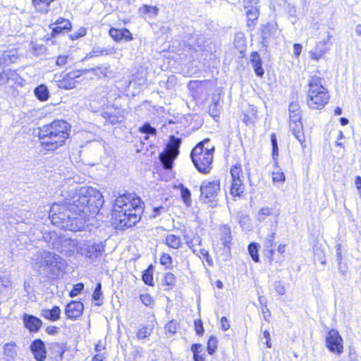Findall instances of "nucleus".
Returning <instances> with one entry per match:
<instances>
[{"instance_id": "nucleus-1", "label": "nucleus", "mask_w": 361, "mask_h": 361, "mask_svg": "<svg viewBox=\"0 0 361 361\" xmlns=\"http://www.w3.org/2000/svg\"><path fill=\"white\" fill-rule=\"evenodd\" d=\"M63 202H55L50 207L51 222L66 231H85L87 225L85 214L90 207L99 209L103 205L102 193L92 187L82 186L69 189Z\"/></svg>"}, {"instance_id": "nucleus-16", "label": "nucleus", "mask_w": 361, "mask_h": 361, "mask_svg": "<svg viewBox=\"0 0 361 361\" xmlns=\"http://www.w3.org/2000/svg\"><path fill=\"white\" fill-rule=\"evenodd\" d=\"M42 326V321L32 314L24 313V327L32 334L37 333Z\"/></svg>"}, {"instance_id": "nucleus-3", "label": "nucleus", "mask_w": 361, "mask_h": 361, "mask_svg": "<svg viewBox=\"0 0 361 361\" xmlns=\"http://www.w3.org/2000/svg\"><path fill=\"white\" fill-rule=\"evenodd\" d=\"M34 267L48 279H59L66 268V261L59 255L47 250L38 251L32 257Z\"/></svg>"}, {"instance_id": "nucleus-30", "label": "nucleus", "mask_w": 361, "mask_h": 361, "mask_svg": "<svg viewBox=\"0 0 361 361\" xmlns=\"http://www.w3.org/2000/svg\"><path fill=\"white\" fill-rule=\"evenodd\" d=\"M245 9L247 17V25L252 26L255 25V20H257L259 17V9L257 5L250 6L248 8Z\"/></svg>"}, {"instance_id": "nucleus-58", "label": "nucleus", "mask_w": 361, "mask_h": 361, "mask_svg": "<svg viewBox=\"0 0 361 361\" xmlns=\"http://www.w3.org/2000/svg\"><path fill=\"white\" fill-rule=\"evenodd\" d=\"M194 324L196 334L198 336H202L204 332L202 321L201 319H196Z\"/></svg>"}, {"instance_id": "nucleus-51", "label": "nucleus", "mask_w": 361, "mask_h": 361, "mask_svg": "<svg viewBox=\"0 0 361 361\" xmlns=\"http://www.w3.org/2000/svg\"><path fill=\"white\" fill-rule=\"evenodd\" d=\"M9 82L12 81L14 84L22 85L23 79L20 78L18 73L16 71L8 70Z\"/></svg>"}, {"instance_id": "nucleus-60", "label": "nucleus", "mask_w": 361, "mask_h": 361, "mask_svg": "<svg viewBox=\"0 0 361 361\" xmlns=\"http://www.w3.org/2000/svg\"><path fill=\"white\" fill-rule=\"evenodd\" d=\"M9 82L8 70L0 71V85L6 84Z\"/></svg>"}, {"instance_id": "nucleus-63", "label": "nucleus", "mask_w": 361, "mask_h": 361, "mask_svg": "<svg viewBox=\"0 0 361 361\" xmlns=\"http://www.w3.org/2000/svg\"><path fill=\"white\" fill-rule=\"evenodd\" d=\"M68 56L67 55H61L59 56L56 60V64L59 66H63L68 62Z\"/></svg>"}, {"instance_id": "nucleus-31", "label": "nucleus", "mask_w": 361, "mask_h": 361, "mask_svg": "<svg viewBox=\"0 0 361 361\" xmlns=\"http://www.w3.org/2000/svg\"><path fill=\"white\" fill-rule=\"evenodd\" d=\"M219 99V96L213 97L212 102L209 106V114L213 117H218L220 115L222 107Z\"/></svg>"}, {"instance_id": "nucleus-48", "label": "nucleus", "mask_w": 361, "mask_h": 361, "mask_svg": "<svg viewBox=\"0 0 361 361\" xmlns=\"http://www.w3.org/2000/svg\"><path fill=\"white\" fill-rule=\"evenodd\" d=\"M180 193H181L182 200L184 202V203L187 206H190L191 205V197H190L191 193H190V190L182 185L181 188H180Z\"/></svg>"}, {"instance_id": "nucleus-55", "label": "nucleus", "mask_w": 361, "mask_h": 361, "mask_svg": "<svg viewBox=\"0 0 361 361\" xmlns=\"http://www.w3.org/2000/svg\"><path fill=\"white\" fill-rule=\"evenodd\" d=\"M140 298L142 302L147 307H151L154 302L152 297L147 293L140 294Z\"/></svg>"}, {"instance_id": "nucleus-25", "label": "nucleus", "mask_w": 361, "mask_h": 361, "mask_svg": "<svg viewBox=\"0 0 361 361\" xmlns=\"http://www.w3.org/2000/svg\"><path fill=\"white\" fill-rule=\"evenodd\" d=\"M277 227V221L276 220L274 224L268 231V233L263 241V246L264 248H271L274 245V240L276 237Z\"/></svg>"}, {"instance_id": "nucleus-41", "label": "nucleus", "mask_w": 361, "mask_h": 361, "mask_svg": "<svg viewBox=\"0 0 361 361\" xmlns=\"http://www.w3.org/2000/svg\"><path fill=\"white\" fill-rule=\"evenodd\" d=\"M259 245L257 243H250L248 245V252L252 260L255 262H259V256L258 254Z\"/></svg>"}, {"instance_id": "nucleus-29", "label": "nucleus", "mask_w": 361, "mask_h": 361, "mask_svg": "<svg viewBox=\"0 0 361 361\" xmlns=\"http://www.w3.org/2000/svg\"><path fill=\"white\" fill-rule=\"evenodd\" d=\"M221 240L225 247L230 248L232 240L231 229L228 226L224 225L220 228Z\"/></svg>"}, {"instance_id": "nucleus-17", "label": "nucleus", "mask_w": 361, "mask_h": 361, "mask_svg": "<svg viewBox=\"0 0 361 361\" xmlns=\"http://www.w3.org/2000/svg\"><path fill=\"white\" fill-rule=\"evenodd\" d=\"M276 32V24L274 23H267L263 25L261 28L262 35V44L264 47H267L269 46V39L274 35Z\"/></svg>"}, {"instance_id": "nucleus-23", "label": "nucleus", "mask_w": 361, "mask_h": 361, "mask_svg": "<svg viewBox=\"0 0 361 361\" xmlns=\"http://www.w3.org/2000/svg\"><path fill=\"white\" fill-rule=\"evenodd\" d=\"M59 243H60V247H57V249L61 252H65L67 254L68 252H73L76 248L75 241L71 238H61Z\"/></svg>"}, {"instance_id": "nucleus-20", "label": "nucleus", "mask_w": 361, "mask_h": 361, "mask_svg": "<svg viewBox=\"0 0 361 361\" xmlns=\"http://www.w3.org/2000/svg\"><path fill=\"white\" fill-rule=\"evenodd\" d=\"M289 127L295 137L302 145L305 142V137L303 133V126L301 120L295 121H290Z\"/></svg>"}, {"instance_id": "nucleus-52", "label": "nucleus", "mask_w": 361, "mask_h": 361, "mask_svg": "<svg viewBox=\"0 0 361 361\" xmlns=\"http://www.w3.org/2000/svg\"><path fill=\"white\" fill-rule=\"evenodd\" d=\"M176 282V278L174 274L170 272L165 273L164 277V283L166 286H173Z\"/></svg>"}, {"instance_id": "nucleus-43", "label": "nucleus", "mask_w": 361, "mask_h": 361, "mask_svg": "<svg viewBox=\"0 0 361 361\" xmlns=\"http://www.w3.org/2000/svg\"><path fill=\"white\" fill-rule=\"evenodd\" d=\"M271 143L272 147V158L276 161L279 157L278 140L275 133H272L270 135Z\"/></svg>"}, {"instance_id": "nucleus-14", "label": "nucleus", "mask_w": 361, "mask_h": 361, "mask_svg": "<svg viewBox=\"0 0 361 361\" xmlns=\"http://www.w3.org/2000/svg\"><path fill=\"white\" fill-rule=\"evenodd\" d=\"M71 22L65 18H60L54 23L49 25V28L51 30V37H56L57 35L65 33L71 29Z\"/></svg>"}, {"instance_id": "nucleus-21", "label": "nucleus", "mask_w": 361, "mask_h": 361, "mask_svg": "<svg viewBox=\"0 0 361 361\" xmlns=\"http://www.w3.org/2000/svg\"><path fill=\"white\" fill-rule=\"evenodd\" d=\"M41 316L51 322H56L61 317V310L58 306H54L52 309H44L42 310Z\"/></svg>"}, {"instance_id": "nucleus-47", "label": "nucleus", "mask_w": 361, "mask_h": 361, "mask_svg": "<svg viewBox=\"0 0 361 361\" xmlns=\"http://www.w3.org/2000/svg\"><path fill=\"white\" fill-rule=\"evenodd\" d=\"M14 56H11L8 54H4L0 57V71L3 69L9 63H14L16 60Z\"/></svg>"}, {"instance_id": "nucleus-59", "label": "nucleus", "mask_w": 361, "mask_h": 361, "mask_svg": "<svg viewBox=\"0 0 361 361\" xmlns=\"http://www.w3.org/2000/svg\"><path fill=\"white\" fill-rule=\"evenodd\" d=\"M160 263L165 265L166 267L170 266L172 263V257L169 254L164 253L160 258Z\"/></svg>"}, {"instance_id": "nucleus-5", "label": "nucleus", "mask_w": 361, "mask_h": 361, "mask_svg": "<svg viewBox=\"0 0 361 361\" xmlns=\"http://www.w3.org/2000/svg\"><path fill=\"white\" fill-rule=\"evenodd\" d=\"M322 79L313 76L309 81L307 104L313 109H322L328 103L329 94L327 90L322 84Z\"/></svg>"}, {"instance_id": "nucleus-62", "label": "nucleus", "mask_w": 361, "mask_h": 361, "mask_svg": "<svg viewBox=\"0 0 361 361\" xmlns=\"http://www.w3.org/2000/svg\"><path fill=\"white\" fill-rule=\"evenodd\" d=\"M272 180L274 182H283L285 180V176L283 172H273Z\"/></svg>"}, {"instance_id": "nucleus-39", "label": "nucleus", "mask_w": 361, "mask_h": 361, "mask_svg": "<svg viewBox=\"0 0 361 361\" xmlns=\"http://www.w3.org/2000/svg\"><path fill=\"white\" fill-rule=\"evenodd\" d=\"M76 82L77 81L71 80L65 75L63 79L58 81V87L61 89L71 90L75 87Z\"/></svg>"}, {"instance_id": "nucleus-11", "label": "nucleus", "mask_w": 361, "mask_h": 361, "mask_svg": "<svg viewBox=\"0 0 361 361\" xmlns=\"http://www.w3.org/2000/svg\"><path fill=\"white\" fill-rule=\"evenodd\" d=\"M141 199L139 197H135L130 193L123 194L119 196L115 200L114 207L113 211L124 209L126 205L129 206V208L134 207L142 204Z\"/></svg>"}, {"instance_id": "nucleus-18", "label": "nucleus", "mask_w": 361, "mask_h": 361, "mask_svg": "<svg viewBox=\"0 0 361 361\" xmlns=\"http://www.w3.org/2000/svg\"><path fill=\"white\" fill-rule=\"evenodd\" d=\"M109 33L116 42H120L122 39H125L128 42L133 39L132 34L127 28L117 29L111 27Z\"/></svg>"}, {"instance_id": "nucleus-53", "label": "nucleus", "mask_w": 361, "mask_h": 361, "mask_svg": "<svg viewBox=\"0 0 361 361\" xmlns=\"http://www.w3.org/2000/svg\"><path fill=\"white\" fill-rule=\"evenodd\" d=\"M271 214V209L269 207H264L261 209L257 214V220L260 222L264 221L267 216Z\"/></svg>"}, {"instance_id": "nucleus-56", "label": "nucleus", "mask_w": 361, "mask_h": 361, "mask_svg": "<svg viewBox=\"0 0 361 361\" xmlns=\"http://www.w3.org/2000/svg\"><path fill=\"white\" fill-rule=\"evenodd\" d=\"M84 289V284L82 283H78L73 286V288L70 291L69 295L73 298L79 295Z\"/></svg>"}, {"instance_id": "nucleus-37", "label": "nucleus", "mask_w": 361, "mask_h": 361, "mask_svg": "<svg viewBox=\"0 0 361 361\" xmlns=\"http://www.w3.org/2000/svg\"><path fill=\"white\" fill-rule=\"evenodd\" d=\"M234 44L241 54L245 52L246 49V39L243 33L238 32L235 35Z\"/></svg>"}, {"instance_id": "nucleus-24", "label": "nucleus", "mask_w": 361, "mask_h": 361, "mask_svg": "<svg viewBox=\"0 0 361 361\" xmlns=\"http://www.w3.org/2000/svg\"><path fill=\"white\" fill-rule=\"evenodd\" d=\"M17 355V346L15 343L11 342L4 346V357L7 361L13 360Z\"/></svg>"}, {"instance_id": "nucleus-36", "label": "nucleus", "mask_w": 361, "mask_h": 361, "mask_svg": "<svg viewBox=\"0 0 361 361\" xmlns=\"http://www.w3.org/2000/svg\"><path fill=\"white\" fill-rule=\"evenodd\" d=\"M54 0H31L32 6L39 12H47L51 3Z\"/></svg>"}, {"instance_id": "nucleus-7", "label": "nucleus", "mask_w": 361, "mask_h": 361, "mask_svg": "<svg viewBox=\"0 0 361 361\" xmlns=\"http://www.w3.org/2000/svg\"><path fill=\"white\" fill-rule=\"evenodd\" d=\"M181 142V138L171 135L164 152L159 154V160L165 169L170 170L173 168V161L180 153Z\"/></svg>"}, {"instance_id": "nucleus-45", "label": "nucleus", "mask_w": 361, "mask_h": 361, "mask_svg": "<svg viewBox=\"0 0 361 361\" xmlns=\"http://www.w3.org/2000/svg\"><path fill=\"white\" fill-rule=\"evenodd\" d=\"M218 340L216 336H211L207 341V350L209 355H213L217 348Z\"/></svg>"}, {"instance_id": "nucleus-6", "label": "nucleus", "mask_w": 361, "mask_h": 361, "mask_svg": "<svg viewBox=\"0 0 361 361\" xmlns=\"http://www.w3.org/2000/svg\"><path fill=\"white\" fill-rule=\"evenodd\" d=\"M142 212V204L132 208H129V206L126 205L123 210L113 211V224L116 228L122 230L132 227L140 220Z\"/></svg>"}, {"instance_id": "nucleus-34", "label": "nucleus", "mask_w": 361, "mask_h": 361, "mask_svg": "<svg viewBox=\"0 0 361 361\" xmlns=\"http://www.w3.org/2000/svg\"><path fill=\"white\" fill-rule=\"evenodd\" d=\"M154 266L149 264L148 267L142 271V279L143 282L148 286H154V278H153Z\"/></svg>"}, {"instance_id": "nucleus-50", "label": "nucleus", "mask_w": 361, "mask_h": 361, "mask_svg": "<svg viewBox=\"0 0 361 361\" xmlns=\"http://www.w3.org/2000/svg\"><path fill=\"white\" fill-rule=\"evenodd\" d=\"M30 53L35 56H39L44 53L45 48L42 44H37L32 42L30 44Z\"/></svg>"}, {"instance_id": "nucleus-40", "label": "nucleus", "mask_w": 361, "mask_h": 361, "mask_svg": "<svg viewBox=\"0 0 361 361\" xmlns=\"http://www.w3.org/2000/svg\"><path fill=\"white\" fill-rule=\"evenodd\" d=\"M194 39L195 42H190L189 46L190 47V49H195V47H202L204 42H205V37L204 36L200 35V34H194L193 36H192L191 41Z\"/></svg>"}, {"instance_id": "nucleus-27", "label": "nucleus", "mask_w": 361, "mask_h": 361, "mask_svg": "<svg viewBox=\"0 0 361 361\" xmlns=\"http://www.w3.org/2000/svg\"><path fill=\"white\" fill-rule=\"evenodd\" d=\"M245 191L243 180H231L230 194L233 197H240Z\"/></svg>"}, {"instance_id": "nucleus-33", "label": "nucleus", "mask_w": 361, "mask_h": 361, "mask_svg": "<svg viewBox=\"0 0 361 361\" xmlns=\"http://www.w3.org/2000/svg\"><path fill=\"white\" fill-rule=\"evenodd\" d=\"M139 12L142 16L153 18L157 16L159 8L157 6L143 5L139 8Z\"/></svg>"}, {"instance_id": "nucleus-61", "label": "nucleus", "mask_w": 361, "mask_h": 361, "mask_svg": "<svg viewBox=\"0 0 361 361\" xmlns=\"http://www.w3.org/2000/svg\"><path fill=\"white\" fill-rule=\"evenodd\" d=\"M274 286L275 290L278 293L279 295H283L285 294L286 289L281 281H276Z\"/></svg>"}, {"instance_id": "nucleus-22", "label": "nucleus", "mask_w": 361, "mask_h": 361, "mask_svg": "<svg viewBox=\"0 0 361 361\" xmlns=\"http://www.w3.org/2000/svg\"><path fill=\"white\" fill-rule=\"evenodd\" d=\"M103 118L111 125H116L123 122L124 116L120 112L104 111L102 113Z\"/></svg>"}, {"instance_id": "nucleus-8", "label": "nucleus", "mask_w": 361, "mask_h": 361, "mask_svg": "<svg viewBox=\"0 0 361 361\" xmlns=\"http://www.w3.org/2000/svg\"><path fill=\"white\" fill-rule=\"evenodd\" d=\"M220 190L219 180H204L200 187V200L205 204L216 202Z\"/></svg>"}, {"instance_id": "nucleus-13", "label": "nucleus", "mask_w": 361, "mask_h": 361, "mask_svg": "<svg viewBox=\"0 0 361 361\" xmlns=\"http://www.w3.org/2000/svg\"><path fill=\"white\" fill-rule=\"evenodd\" d=\"M84 305L82 302L72 300L66 306L65 314L67 318L75 320L82 315Z\"/></svg>"}, {"instance_id": "nucleus-42", "label": "nucleus", "mask_w": 361, "mask_h": 361, "mask_svg": "<svg viewBox=\"0 0 361 361\" xmlns=\"http://www.w3.org/2000/svg\"><path fill=\"white\" fill-rule=\"evenodd\" d=\"M176 77L173 75H171L168 77L166 80H161L159 82V87L161 88H165L166 90H171L176 85Z\"/></svg>"}, {"instance_id": "nucleus-19", "label": "nucleus", "mask_w": 361, "mask_h": 361, "mask_svg": "<svg viewBox=\"0 0 361 361\" xmlns=\"http://www.w3.org/2000/svg\"><path fill=\"white\" fill-rule=\"evenodd\" d=\"M250 63L257 76L262 78L264 74L262 59L257 51H252L250 56Z\"/></svg>"}, {"instance_id": "nucleus-38", "label": "nucleus", "mask_w": 361, "mask_h": 361, "mask_svg": "<svg viewBox=\"0 0 361 361\" xmlns=\"http://www.w3.org/2000/svg\"><path fill=\"white\" fill-rule=\"evenodd\" d=\"M231 180H243V173L240 164H235L230 169Z\"/></svg>"}, {"instance_id": "nucleus-49", "label": "nucleus", "mask_w": 361, "mask_h": 361, "mask_svg": "<svg viewBox=\"0 0 361 361\" xmlns=\"http://www.w3.org/2000/svg\"><path fill=\"white\" fill-rule=\"evenodd\" d=\"M102 283L99 282L97 284L92 294V299L96 301L95 304L97 305H101V303L99 302L102 299Z\"/></svg>"}, {"instance_id": "nucleus-2", "label": "nucleus", "mask_w": 361, "mask_h": 361, "mask_svg": "<svg viewBox=\"0 0 361 361\" xmlns=\"http://www.w3.org/2000/svg\"><path fill=\"white\" fill-rule=\"evenodd\" d=\"M71 126L63 120H55L42 128H33L41 146L47 151H54L62 146L69 137Z\"/></svg>"}, {"instance_id": "nucleus-64", "label": "nucleus", "mask_w": 361, "mask_h": 361, "mask_svg": "<svg viewBox=\"0 0 361 361\" xmlns=\"http://www.w3.org/2000/svg\"><path fill=\"white\" fill-rule=\"evenodd\" d=\"M86 30L83 27L79 29V30L71 35L73 40L78 39V38L85 35Z\"/></svg>"}, {"instance_id": "nucleus-15", "label": "nucleus", "mask_w": 361, "mask_h": 361, "mask_svg": "<svg viewBox=\"0 0 361 361\" xmlns=\"http://www.w3.org/2000/svg\"><path fill=\"white\" fill-rule=\"evenodd\" d=\"M50 358L54 361H62L66 351V343H51L49 346Z\"/></svg>"}, {"instance_id": "nucleus-44", "label": "nucleus", "mask_w": 361, "mask_h": 361, "mask_svg": "<svg viewBox=\"0 0 361 361\" xmlns=\"http://www.w3.org/2000/svg\"><path fill=\"white\" fill-rule=\"evenodd\" d=\"M153 327L150 326H142L137 332L136 336L138 339H144L149 336L152 332Z\"/></svg>"}, {"instance_id": "nucleus-54", "label": "nucleus", "mask_w": 361, "mask_h": 361, "mask_svg": "<svg viewBox=\"0 0 361 361\" xmlns=\"http://www.w3.org/2000/svg\"><path fill=\"white\" fill-rule=\"evenodd\" d=\"M87 71L88 70H75L68 72L66 75H67V77L71 80L76 81V79L79 78L82 75V72L87 73Z\"/></svg>"}, {"instance_id": "nucleus-4", "label": "nucleus", "mask_w": 361, "mask_h": 361, "mask_svg": "<svg viewBox=\"0 0 361 361\" xmlns=\"http://www.w3.org/2000/svg\"><path fill=\"white\" fill-rule=\"evenodd\" d=\"M215 147L210 144L209 139L200 142L190 152L192 161L197 170L204 174H207L212 169Z\"/></svg>"}, {"instance_id": "nucleus-12", "label": "nucleus", "mask_w": 361, "mask_h": 361, "mask_svg": "<svg viewBox=\"0 0 361 361\" xmlns=\"http://www.w3.org/2000/svg\"><path fill=\"white\" fill-rule=\"evenodd\" d=\"M30 349L37 361H44L46 360L47 350L44 342L42 339L37 338L34 340L30 346Z\"/></svg>"}, {"instance_id": "nucleus-35", "label": "nucleus", "mask_w": 361, "mask_h": 361, "mask_svg": "<svg viewBox=\"0 0 361 361\" xmlns=\"http://www.w3.org/2000/svg\"><path fill=\"white\" fill-rule=\"evenodd\" d=\"M114 53V49H105L99 47H94L92 50L87 54L86 58H93L102 55H109Z\"/></svg>"}, {"instance_id": "nucleus-46", "label": "nucleus", "mask_w": 361, "mask_h": 361, "mask_svg": "<svg viewBox=\"0 0 361 361\" xmlns=\"http://www.w3.org/2000/svg\"><path fill=\"white\" fill-rule=\"evenodd\" d=\"M140 132L147 135L145 137V139L147 140L148 139V135H155L157 133V130L149 123H145L140 128Z\"/></svg>"}, {"instance_id": "nucleus-28", "label": "nucleus", "mask_w": 361, "mask_h": 361, "mask_svg": "<svg viewBox=\"0 0 361 361\" xmlns=\"http://www.w3.org/2000/svg\"><path fill=\"white\" fill-rule=\"evenodd\" d=\"M289 118L290 121H295L301 120V111L298 102H293L289 104Z\"/></svg>"}, {"instance_id": "nucleus-32", "label": "nucleus", "mask_w": 361, "mask_h": 361, "mask_svg": "<svg viewBox=\"0 0 361 361\" xmlns=\"http://www.w3.org/2000/svg\"><path fill=\"white\" fill-rule=\"evenodd\" d=\"M165 243L171 248L178 249L182 245V241L179 236L174 234L167 235L165 238Z\"/></svg>"}, {"instance_id": "nucleus-10", "label": "nucleus", "mask_w": 361, "mask_h": 361, "mask_svg": "<svg viewBox=\"0 0 361 361\" xmlns=\"http://www.w3.org/2000/svg\"><path fill=\"white\" fill-rule=\"evenodd\" d=\"M326 347L331 353L341 355L343 351V338L336 329H331L326 336Z\"/></svg>"}, {"instance_id": "nucleus-9", "label": "nucleus", "mask_w": 361, "mask_h": 361, "mask_svg": "<svg viewBox=\"0 0 361 361\" xmlns=\"http://www.w3.org/2000/svg\"><path fill=\"white\" fill-rule=\"evenodd\" d=\"M105 245L102 242L87 241L80 248V254L91 262L102 256Z\"/></svg>"}, {"instance_id": "nucleus-26", "label": "nucleus", "mask_w": 361, "mask_h": 361, "mask_svg": "<svg viewBox=\"0 0 361 361\" xmlns=\"http://www.w3.org/2000/svg\"><path fill=\"white\" fill-rule=\"evenodd\" d=\"M34 94L40 102L47 101L49 97V91L44 84L37 86L34 90Z\"/></svg>"}, {"instance_id": "nucleus-57", "label": "nucleus", "mask_w": 361, "mask_h": 361, "mask_svg": "<svg viewBox=\"0 0 361 361\" xmlns=\"http://www.w3.org/2000/svg\"><path fill=\"white\" fill-rule=\"evenodd\" d=\"M177 322L176 320H171L166 325V331L171 334H175L177 331Z\"/></svg>"}]
</instances>
